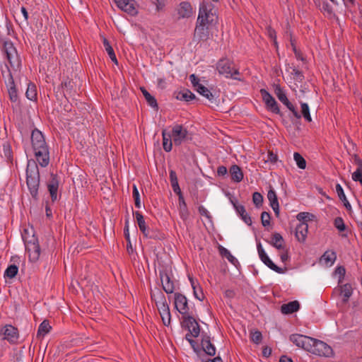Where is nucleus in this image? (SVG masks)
Instances as JSON below:
<instances>
[{"mask_svg":"<svg viewBox=\"0 0 362 362\" xmlns=\"http://www.w3.org/2000/svg\"><path fill=\"white\" fill-rule=\"evenodd\" d=\"M31 146L33 155L42 167H46L49 163V151L48 145L42 133L35 129L31 133Z\"/></svg>","mask_w":362,"mask_h":362,"instance_id":"nucleus-1","label":"nucleus"},{"mask_svg":"<svg viewBox=\"0 0 362 362\" xmlns=\"http://www.w3.org/2000/svg\"><path fill=\"white\" fill-rule=\"evenodd\" d=\"M26 182L31 196L37 198L40 185V173L37 165L33 162L28 163L26 169Z\"/></svg>","mask_w":362,"mask_h":362,"instance_id":"nucleus-2","label":"nucleus"},{"mask_svg":"<svg viewBox=\"0 0 362 362\" xmlns=\"http://www.w3.org/2000/svg\"><path fill=\"white\" fill-rule=\"evenodd\" d=\"M216 18L214 5L209 1H203L199 6L197 21L212 24Z\"/></svg>","mask_w":362,"mask_h":362,"instance_id":"nucleus-3","label":"nucleus"},{"mask_svg":"<svg viewBox=\"0 0 362 362\" xmlns=\"http://www.w3.org/2000/svg\"><path fill=\"white\" fill-rule=\"evenodd\" d=\"M2 51L11 67L16 71L21 66V59L13 44L10 41L4 42Z\"/></svg>","mask_w":362,"mask_h":362,"instance_id":"nucleus-4","label":"nucleus"},{"mask_svg":"<svg viewBox=\"0 0 362 362\" xmlns=\"http://www.w3.org/2000/svg\"><path fill=\"white\" fill-rule=\"evenodd\" d=\"M216 69L218 73L226 78L239 79L237 76L239 75V71L235 68L232 62L227 59H223L218 61Z\"/></svg>","mask_w":362,"mask_h":362,"instance_id":"nucleus-5","label":"nucleus"},{"mask_svg":"<svg viewBox=\"0 0 362 362\" xmlns=\"http://www.w3.org/2000/svg\"><path fill=\"white\" fill-rule=\"evenodd\" d=\"M23 239L30 261L35 262L40 255V247L37 238L33 235L30 239H28L23 235Z\"/></svg>","mask_w":362,"mask_h":362,"instance_id":"nucleus-6","label":"nucleus"},{"mask_svg":"<svg viewBox=\"0 0 362 362\" xmlns=\"http://www.w3.org/2000/svg\"><path fill=\"white\" fill-rule=\"evenodd\" d=\"M308 352L320 356L329 357L332 354V349L325 342L313 338V341L310 342V346L308 349Z\"/></svg>","mask_w":362,"mask_h":362,"instance_id":"nucleus-7","label":"nucleus"},{"mask_svg":"<svg viewBox=\"0 0 362 362\" xmlns=\"http://www.w3.org/2000/svg\"><path fill=\"white\" fill-rule=\"evenodd\" d=\"M3 77L5 79V83L8 88L9 98L11 102L16 103L18 100V90L16 89L15 82L13 80V73L11 70L6 65V71H3Z\"/></svg>","mask_w":362,"mask_h":362,"instance_id":"nucleus-8","label":"nucleus"},{"mask_svg":"<svg viewBox=\"0 0 362 362\" xmlns=\"http://www.w3.org/2000/svg\"><path fill=\"white\" fill-rule=\"evenodd\" d=\"M211 23H206L197 21L194 32L193 40L197 43L201 41H206L210 37Z\"/></svg>","mask_w":362,"mask_h":362,"instance_id":"nucleus-9","label":"nucleus"},{"mask_svg":"<svg viewBox=\"0 0 362 362\" xmlns=\"http://www.w3.org/2000/svg\"><path fill=\"white\" fill-rule=\"evenodd\" d=\"M170 134L174 144L180 146L187 139L188 131L182 125L175 124L173 127L172 132Z\"/></svg>","mask_w":362,"mask_h":362,"instance_id":"nucleus-10","label":"nucleus"},{"mask_svg":"<svg viewBox=\"0 0 362 362\" xmlns=\"http://www.w3.org/2000/svg\"><path fill=\"white\" fill-rule=\"evenodd\" d=\"M257 252L261 261L267 265L270 269L276 272L278 274H284L285 270L276 266L269 257L265 250L262 247L261 243L257 245Z\"/></svg>","mask_w":362,"mask_h":362,"instance_id":"nucleus-11","label":"nucleus"},{"mask_svg":"<svg viewBox=\"0 0 362 362\" xmlns=\"http://www.w3.org/2000/svg\"><path fill=\"white\" fill-rule=\"evenodd\" d=\"M174 303L176 310L182 315V317L188 315L189 308L187 298L180 293H175L174 294Z\"/></svg>","mask_w":362,"mask_h":362,"instance_id":"nucleus-12","label":"nucleus"},{"mask_svg":"<svg viewBox=\"0 0 362 362\" xmlns=\"http://www.w3.org/2000/svg\"><path fill=\"white\" fill-rule=\"evenodd\" d=\"M260 94L267 109L273 113L279 114L280 109L274 98L265 89H261Z\"/></svg>","mask_w":362,"mask_h":362,"instance_id":"nucleus-13","label":"nucleus"},{"mask_svg":"<svg viewBox=\"0 0 362 362\" xmlns=\"http://www.w3.org/2000/svg\"><path fill=\"white\" fill-rule=\"evenodd\" d=\"M290 341L293 343L296 346L301 348L305 351H308L310 346V342L313 341V338L299 334H293L289 337Z\"/></svg>","mask_w":362,"mask_h":362,"instance_id":"nucleus-14","label":"nucleus"},{"mask_svg":"<svg viewBox=\"0 0 362 362\" xmlns=\"http://www.w3.org/2000/svg\"><path fill=\"white\" fill-rule=\"evenodd\" d=\"M117 6L122 11L127 13L131 16H135L138 11L136 8V2L134 0H114Z\"/></svg>","mask_w":362,"mask_h":362,"instance_id":"nucleus-15","label":"nucleus"},{"mask_svg":"<svg viewBox=\"0 0 362 362\" xmlns=\"http://www.w3.org/2000/svg\"><path fill=\"white\" fill-rule=\"evenodd\" d=\"M182 325L185 327L189 332L194 337H197L200 332L199 325L193 317L188 315L182 317Z\"/></svg>","mask_w":362,"mask_h":362,"instance_id":"nucleus-16","label":"nucleus"},{"mask_svg":"<svg viewBox=\"0 0 362 362\" xmlns=\"http://www.w3.org/2000/svg\"><path fill=\"white\" fill-rule=\"evenodd\" d=\"M151 298L155 300L159 314L170 311L169 305L167 303L165 297L161 291L151 293Z\"/></svg>","mask_w":362,"mask_h":362,"instance_id":"nucleus-17","label":"nucleus"},{"mask_svg":"<svg viewBox=\"0 0 362 362\" xmlns=\"http://www.w3.org/2000/svg\"><path fill=\"white\" fill-rule=\"evenodd\" d=\"M4 339L7 340L11 344H15L18 341L19 334L18 329L11 325L4 326L2 330Z\"/></svg>","mask_w":362,"mask_h":362,"instance_id":"nucleus-18","label":"nucleus"},{"mask_svg":"<svg viewBox=\"0 0 362 362\" xmlns=\"http://www.w3.org/2000/svg\"><path fill=\"white\" fill-rule=\"evenodd\" d=\"M159 275L164 291L168 294L173 293L175 288V283L171 280L169 274L166 272H160Z\"/></svg>","mask_w":362,"mask_h":362,"instance_id":"nucleus-19","label":"nucleus"},{"mask_svg":"<svg viewBox=\"0 0 362 362\" xmlns=\"http://www.w3.org/2000/svg\"><path fill=\"white\" fill-rule=\"evenodd\" d=\"M194 13L192 5L187 1L181 2L177 8V14L180 18H188Z\"/></svg>","mask_w":362,"mask_h":362,"instance_id":"nucleus-20","label":"nucleus"},{"mask_svg":"<svg viewBox=\"0 0 362 362\" xmlns=\"http://www.w3.org/2000/svg\"><path fill=\"white\" fill-rule=\"evenodd\" d=\"M308 232V225L305 222H300L296 226L295 236L298 241L304 243L306 240Z\"/></svg>","mask_w":362,"mask_h":362,"instance_id":"nucleus-21","label":"nucleus"},{"mask_svg":"<svg viewBox=\"0 0 362 362\" xmlns=\"http://www.w3.org/2000/svg\"><path fill=\"white\" fill-rule=\"evenodd\" d=\"M59 187V180L56 175L51 174L50 180L47 184V188L49 192L52 201L57 199V191Z\"/></svg>","mask_w":362,"mask_h":362,"instance_id":"nucleus-22","label":"nucleus"},{"mask_svg":"<svg viewBox=\"0 0 362 362\" xmlns=\"http://www.w3.org/2000/svg\"><path fill=\"white\" fill-rule=\"evenodd\" d=\"M133 215L135 216L136 223L141 232L146 238H151L149 234V229L146 226L144 216L139 211H133Z\"/></svg>","mask_w":362,"mask_h":362,"instance_id":"nucleus-23","label":"nucleus"},{"mask_svg":"<svg viewBox=\"0 0 362 362\" xmlns=\"http://www.w3.org/2000/svg\"><path fill=\"white\" fill-rule=\"evenodd\" d=\"M233 205L237 212V214L240 216L242 220L248 226L252 224V219L248 214L246 212L244 206L241 204H238L236 202H232Z\"/></svg>","mask_w":362,"mask_h":362,"instance_id":"nucleus-24","label":"nucleus"},{"mask_svg":"<svg viewBox=\"0 0 362 362\" xmlns=\"http://www.w3.org/2000/svg\"><path fill=\"white\" fill-rule=\"evenodd\" d=\"M229 173L232 181L235 182H240L243 179V173L241 168L237 165H233L230 169Z\"/></svg>","mask_w":362,"mask_h":362,"instance_id":"nucleus-25","label":"nucleus"},{"mask_svg":"<svg viewBox=\"0 0 362 362\" xmlns=\"http://www.w3.org/2000/svg\"><path fill=\"white\" fill-rule=\"evenodd\" d=\"M202 347L206 354L209 356H214L216 354V348L211 342L209 337H206L202 339Z\"/></svg>","mask_w":362,"mask_h":362,"instance_id":"nucleus-26","label":"nucleus"},{"mask_svg":"<svg viewBox=\"0 0 362 362\" xmlns=\"http://www.w3.org/2000/svg\"><path fill=\"white\" fill-rule=\"evenodd\" d=\"M267 198L270 202V206L274 210L276 215H279V204L277 199L276 192L273 189H270L267 193Z\"/></svg>","mask_w":362,"mask_h":362,"instance_id":"nucleus-27","label":"nucleus"},{"mask_svg":"<svg viewBox=\"0 0 362 362\" xmlns=\"http://www.w3.org/2000/svg\"><path fill=\"white\" fill-rule=\"evenodd\" d=\"M300 308L299 303L296 300L284 304L281 307V311L284 314H291L296 312Z\"/></svg>","mask_w":362,"mask_h":362,"instance_id":"nucleus-28","label":"nucleus"},{"mask_svg":"<svg viewBox=\"0 0 362 362\" xmlns=\"http://www.w3.org/2000/svg\"><path fill=\"white\" fill-rule=\"evenodd\" d=\"M192 288L193 289V293L194 297L199 300H203L204 298V295L202 291V288L200 287L199 283L193 279V278H189Z\"/></svg>","mask_w":362,"mask_h":362,"instance_id":"nucleus-29","label":"nucleus"},{"mask_svg":"<svg viewBox=\"0 0 362 362\" xmlns=\"http://www.w3.org/2000/svg\"><path fill=\"white\" fill-rule=\"evenodd\" d=\"M179 212L181 218L185 221L189 217V211L182 194H179Z\"/></svg>","mask_w":362,"mask_h":362,"instance_id":"nucleus-30","label":"nucleus"},{"mask_svg":"<svg viewBox=\"0 0 362 362\" xmlns=\"http://www.w3.org/2000/svg\"><path fill=\"white\" fill-rule=\"evenodd\" d=\"M269 244L278 250L284 248V238L282 235L279 233H275L272 235V239L269 241Z\"/></svg>","mask_w":362,"mask_h":362,"instance_id":"nucleus-31","label":"nucleus"},{"mask_svg":"<svg viewBox=\"0 0 362 362\" xmlns=\"http://www.w3.org/2000/svg\"><path fill=\"white\" fill-rule=\"evenodd\" d=\"M163 136V147L166 152H170L173 148V141L170 133H167L165 130L162 132Z\"/></svg>","mask_w":362,"mask_h":362,"instance_id":"nucleus-32","label":"nucleus"},{"mask_svg":"<svg viewBox=\"0 0 362 362\" xmlns=\"http://www.w3.org/2000/svg\"><path fill=\"white\" fill-rule=\"evenodd\" d=\"M169 174L170 181L173 192L177 195L181 194L182 192L178 184L176 173L173 170H170Z\"/></svg>","mask_w":362,"mask_h":362,"instance_id":"nucleus-33","label":"nucleus"},{"mask_svg":"<svg viewBox=\"0 0 362 362\" xmlns=\"http://www.w3.org/2000/svg\"><path fill=\"white\" fill-rule=\"evenodd\" d=\"M320 10L328 18H333L335 17V13L330 4L327 1H324L321 5L319 6Z\"/></svg>","mask_w":362,"mask_h":362,"instance_id":"nucleus-34","label":"nucleus"},{"mask_svg":"<svg viewBox=\"0 0 362 362\" xmlns=\"http://www.w3.org/2000/svg\"><path fill=\"white\" fill-rule=\"evenodd\" d=\"M103 43L104 48H105V51L107 52L109 57L112 60V62H114L115 64H117L118 61L117 59L115 51H114L112 47L110 45L109 41L105 37H103Z\"/></svg>","mask_w":362,"mask_h":362,"instance_id":"nucleus-35","label":"nucleus"},{"mask_svg":"<svg viewBox=\"0 0 362 362\" xmlns=\"http://www.w3.org/2000/svg\"><path fill=\"white\" fill-rule=\"evenodd\" d=\"M337 259V255L334 251H326L321 257V261L327 265L332 266Z\"/></svg>","mask_w":362,"mask_h":362,"instance_id":"nucleus-36","label":"nucleus"},{"mask_svg":"<svg viewBox=\"0 0 362 362\" xmlns=\"http://www.w3.org/2000/svg\"><path fill=\"white\" fill-rule=\"evenodd\" d=\"M37 95L36 86L33 83L29 82L25 92L26 98L30 100L34 101L37 99Z\"/></svg>","mask_w":362,"mask_h":362,"instance_id":"nucleus-37","label":"nucleus"},{"mask_svg":"<svg viewBox=\"0 0 362 362\" xmlns=\"http://www.w3.org/2000/svg\"><path fill=\"white\" fill-rule=\"evenodd\" d=\"M52 329L48 320L42 321L39 325L37 329V337H44L46 334H47Z\"/></svg>","mask_w":362,"mask_h":362,"instance_id":"nucleus-38","label":"nucleus"},{"mask_svg":"<svg viewBox=\"0 0 362 362\" xmlns=\"http://www.w3.org/2000/svg\"><path fill=\"white\" fill-rule=\"evenodd\" d=\"M218 251L222 257H226L230 263L235 265L238 263V259L230 253V252L224 247L219 245Z\"/></svg>","mask_w":362,"mask_h":362,"instance_id":"nucleus-39","label":"nucleus"},{"mask_svg":"<svg viewBox=\"0 0 362 362\" xmlns=\"http://www.w3.org/2000/svg\"><path fill=\"white\" fill-rule=\"evenodd\" d=\"M195 90L198 92L200 95L205 97L206 99H208L209 101H213L214 100V95L206 87H205L204 85L201 84Z\"/></svg>","mask_w":362,"mask_h":362,"instance_id":"nucleus-40","label":"nucleus"},{"mask_svg":"<svg viewBox=\"0 0 362 362\" xmlns=\"http://www.w3.org/2000/svg\"><path fill=\"white\" fill-rule=\"evenodd\" d=\"M141 90L148 104L152 107H157L158 104L155 98L152 96L144 88H141Z\"/></svg>","mask_w":362,"mask_h":362,"instance_id":"nucleus-41","label":"nucleus"},{"mask_svg":"<svg viewBox=\"0 0 362 362\" xmlns=\"http://www.w3.org/2000/svg\"><path fill=\"white\" fill-rule=\"evenodd\" d=\"M353 293L352 287L350 284H346L341 287V294L344 296V301L346 302Z\"/></svg>","mask_w":362,"mask_h":362,"instance_id":"nucleus-42","label":"nucleus"},{"mask_svg":"<svg viewBox=\"0 0 362 362\" xmlns=\"http://www.w3.org/2000/svg\"><path fill=\"white\" fill-rule=\"evenodd\" d=\"M274 93L278 99L284 104L285 102H288V98L279 85H276L274 87Z\"/></svg>","mask_w":362,"mask_h":362,"instance_id":"nucleus-43","label":"nucleus"},{"mask_svg":"<svg viewBox=\"0 0 362 362\" xmlns=\"http://www.w3.org/2000/svg\"><path fill=\"white\" fill-rule=\"evenodd\" d=\"M293 159L300 169L304 170L306 168V161L299 153L295 152L293 153Z\"/></svg>","mask_w":362,"mask_h":362,"instance_id":"nucleus-44","label":"nucleus"},{"mask_svg":"<svg viewBox=\"0 0 362 362\" xmlns=\"http://www.w3.org/2000/svg\"><path fill=\"white\" fill-rule=\"evenodd\" d=\"M18 268L15 264H11L7 267L4 272V276L12 279L15 277L18 273Z\"/></svg>","mask_w":362,"mask_h":362,"instance_id":"nucleus-45","label":"nucleus"},{"mask_svg":"<svg viewBox=\"0 0 362 362\" xmlns=\"http://www.w3.org/2000/svg\"><path fill=\"white\" fill-rule=\"evenodd\" d=\"M300 106H301V113H302L303 117L305 118V119L306 121H308L309 122H311L312 118H311V116L310 114V109H309L308 105L305 103H301Z\"/></svg>","mask_w":362,"mask_h":362,"instance_id":"nucleus-46","label":"nucleus"},{"mask_svg":"<svg viewBox=\"0 0 362 362\" xmlns=\"http://www.w3.org/2000/svg\"><path fill=\"white\" fill-rule=\"evenodd\" d=\"M352 180L355 182H359L362 185V162L359 163L358 168L352 173Z\"/></svg>","mask_w":362,"mask_h":362,"instance_id":"nucleus-47","label":"nucleus"},{"mask_svg":"<svg viewBox=\"0 0 362 362\" xmlns=\"http://www.w3.org/2000/svg\"><path fill=\"white\" fill-rule=\"evenodd\" d=\"M132 195L134 199L135 206L138 209L141 208V204L140 201L139 192L136 185H133Z\"/></svg>","mask_w":362,"mask_h":362,"instance_id":"nucleus-48","label":"nucleus"},{"mask_svg":"<svg viewBox=\"0 0 362 362\" xmlns=\"http://www.w3.org/2000/svg\"><path fill=\"white\" fill-rule=\"evenodd\" d=\"M334 225L335 228L340 232H342L346 229L344 220L341 217H337L334 219Z\"/></svg>","mask_w":362,"mask_h":362,"instance_id":"nucleus-49","label":"nucleus"},{"mask_svg":"<svg viewBox=\"0 0 362 362\" xmlns=\"http://www.w3.org/2000/svg\"><path fill=\"white\" fill-rule=\"evenodd\" d=\"M252 201H253L254 204L257 207H259L262 205V204L263 202V197L259 192H254L252 194Z\"/></svg>","mask_w":362,"mask_h":362,"instance_id":"nucleus-50","label":"nucleus"},{"mask_svg":"<svg viewBox=\"0 0 362 362\" xmlns=\"http://www.w3.org/2000/svg\"><path fill=\"white\" fill-rule=\"evenodd\" d=\"M262 339V333L259 331H254L251 333V340L255 344H259Z\"/></svg>","mask_w":362,"mask_h":362,"instance_id":"nucleus-51","label":"nucleus"},{"mask_svg":"<svg viewBox=\"0 0 362 362\" xmlns=\"http://www.w3.org/2000/svg\"><path fill=\"white\" fill-rule=\"evenodd\" d=\"M160 317L162 319V322L165 326L168 327L170 325L171 322V315L170 312L168 311L166 313L160 314Z\"/></svg>","mask_w":362,"mask_h":362,"instance_id":"nucleus-52","label":"nucleus"},{"mask_svg":"<svg viewBox=\"0 0 362 362\" xmlns=\"http://www.w3.org/2000/svg\"><path fill=\"white\" fill-rule=\"evenodd\" d=\"M261 221L262 225L265 226H268L270 224V215L269 213L264 211L261 214Z\"/></svg>","mask_w":362,"mask_h":362,"instance_id":"nucleus-53","label":"nucleus"},{"mask_svg":"<svg viewBox=\"0 0 362 362\" xmlns=\"http://www.w3.org/2000/svg\"><path fill=\"white\" fill-rule=\"evenodd\" d=\"M284 105L286 106V107L292 112V113L293 114L294 117H296V118H300V115L296 111L294 105L288 100V102H285L284 103Z\"/></svg>","mask_w":362,"mask_h":362,"instance_id":"nucleus-54","label":"nucleus"},{"mask_svg":"<svg viewBox=\"0 0 362 362\" xmlns=\"http://www.w3.org/2000/svg\"><path fill=\"white\" fill-rule=\"evenodd\" d=\"M181 99H183L186 101H189L194 98V95L189 90H186L180 93Z\"/></svg>","mask_w":362,"mask_h":362,"instance_id":"nucleus-55","label":"nucleus"},{"mask_svg":"<svg viewBox=\"0 0 362 362\" xmlns=\"http://www.w3.org/2000/svg\"><path fill=\"white\" fill-rule=\"evenodd\" d=\"M336 192L338 194V197L341 200V201H346V195L344 192V189L342 188V187L341 186L340 184H337L336 185Z\"/></svg>","mask_w":362,"mask_h":362,"instance_id":"nucleus-56","label":"nucleus"},{"mask_svg":"<svg viewBox=\"0 0 362 362\" xmlns=\"http://www.w3.org/2000/svg\"><path fill=\"white\" fill-rule=\"evenodd\" d=\"M278 160V157L276 154L274 153L272 151H269L267 158H265L266 162H269L271 163H276Z\"/></svg>","mask_w":362,"mask_h":362,"instance_id":"nucleus-57","label":"nucleus"},{"mask_svg":"<svg viewBox=\"0 0 362 362\" xmlns=\"http://www.w3.org/2000/svg\"><path fill=\"white\" fill-rule=\"evenodd\" d=\"M297 219L306 223L308 220H310V214L308 212H300L297 215Z\"/></svg>","mask_w":362,"mask_h":362,"instance_id":"nucleus-58","label":"nucleus"},{"mask_svg":"<svg viewBox=\"0 0 362 362\" xmlns=\"http://www.w3.org/2000/svg\"><path fill=\"white\" fill-rule=\"evenodd\" d=\"M189 80L194 88V90L200 86L202 83H199V79L194 75L192 74L189 76Z\"/></svg>","mask_w":362,"mask_h":362,"instance_id":"nucleus-59","label":"nucleus"},{"mask_svg":"<svg viewBox=\"0 0 362 362\" xmlns=\"http://www.w3.org/2000/svg\"><path fill=\"white\" fill-rule=\"evenodd\" d=\"M228 173L226 167L221 165L217 168V175L218 176H225Z\"/></svg>","mask_w":362,"mask_h":362,"instance_id":"nucleus-60","label":"nucleus"},{"mask_svg":"<svg viewBox=\"0 0 362 362\" xmlns=\"http://www.w3.org/2000/svg\"><path fill=\"white\" fill-rule=\"evenodd\" d=\"M199 212L202 216L209 217V211L203 206H200L199 207Z\"/></svg>","mask_w":362,"mask_h":362,"instance_id":"nucleus-61","label":"nucleus"},{"mask_svg":"<svg viewBox=\"0 0 362 362\" xmlns=\"http://www.w3.org/2000/svg\"><path fill=\"white\" fill-rule=\"evenodd\" d=\"M268 33H269V37L274 40V43L275 46H277V42L276 40V32L272 29H269L268 30Z\"/></svg>","mask_w":362,"mask_h":362,"instance_id":"nucleus-62","label":"nucleus"},{"mask_svg":"<svg viewBox=\"0 0 362 362\" xmlns=\"http://www.w3.org/2000/svg\"><path fill=\"white\" fill-rule=\"evenodd\" d=\"M346 8L353 7L355 5L356 0H342Z\"/></svg>","mask_w":362,"mask_h":362,"instance_id":"nucleus-63","label":"nucleus"},{"mask_svg":"<svg viewBox=\"0 0 362 362\" xmlns=\"http://www.w3.org/2000/svg\"><path fill=\"white\" fill-rule=\"evenodd\" d=\"M293 74L295 75L296 79L301 81L303 78L302 73L298 69H293Z\"/></svg>","mask_w":362,"mask_h":362,"instance_id":"nucleus-64","label":"nucleus"}]
</instances>
